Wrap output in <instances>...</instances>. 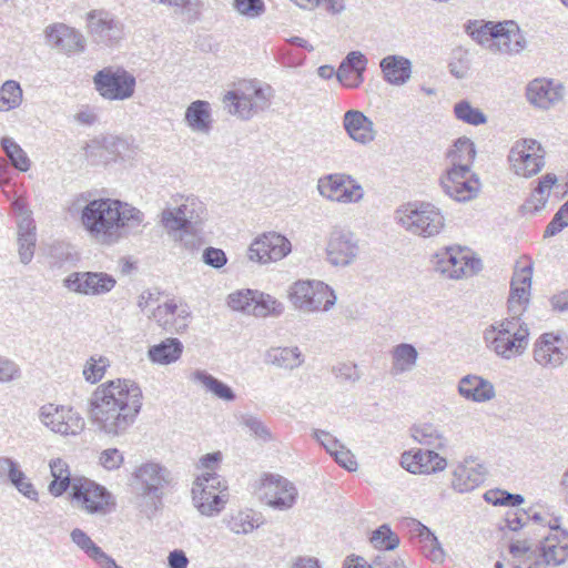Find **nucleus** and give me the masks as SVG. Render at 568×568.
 <instances>
[{"label": "nucleus", "instance_id": "1", "mask_svg": "<svg viewBox=\"0 0 568 568\" xmlns=\"http://www.w3.org/2000/svg\"><path fill=\"white\" fill-rule=\"evenodd\" d=\"M69 213L80 214V221L94 242L111 246L135 233L144 222V213L138 207L115 199H90L88 193L77 195L70 203Z\"/></svg>", "mask_w": 568, "mask_h": 568}, {"label": "nucleus", "instance_id": "2", "mask_svg": "<svg viewBox=\"0 0 568 568\" xmlns=\"http://www.w3.org/2000/svg\"><path fill=\"white\" fill-rule=\"evenodd\" d=\"M142 390L131 379H114L99 385L89 399L88 414L97 428L110 437L125 435L142 408Z\"/></svg>", "mask_w": 568, "mask_h": 568}, {"label": "nucleus", "instance_id": "3", "mask_svg": "<svg viewBox=\"0 0 568 568\" xmlns=\"http://www.w3.org/2000/svg\"><path fill=\"white\" fill-rule=\"evenodd\" d=\"M550 532L539 548H531L524 541L509 545L513 568H547L560 566L568 559V531L560 528V519L548 520Z\"/></svg>", "mask_w": 568, "mask_h": 568}, {"label": "nucleus", "instance_id": "4", "mask_svg": "<svg viewBox=\"0 0 568 568\" xmlns=\"http://www.w3.org/2000/svg\"><path fill=\"white\" fill-rule=\"evenodd\" d=\"M486 347L498 357L510 361L521 356L529 343V328L519 317L496 321L485 328Z\"/></svg>", "mask_w": 568, "mask_h": 568}, {"label": "nucleus", "instance_id": "5", "mask_svg": "<svg viewBox=\"0 0 568 568\" xmlns=\"http://www.w3.org/2000/svg\"><path fill=\"white\" fill-rule=\"evenodd\" d=\"M394 220L407 233L422 239L438 236L446 225L442 210L425 201H414L400 205L394 212Z\"/></svg>", "mask_w": 568, "mask_h": 568}, {"label": "nucleus", "instance_id": "6", "mask_svg": "<svg viewBox=\"0 0 568 568\" xmlns=\"http://www.w3.org/2000/svg\"><path fill=\"white\" fill-rule=\"evenodd\" d=\"M273 98V89L258 80H242L223 95L227 112L242 120H250L266 110Z\"/></svg>", "mask_w": 568, "mask_h": 568}, {"label": "nucleus", "instance_id": "7", "mask_svg": "<svg viewBox=\"0 0 568 568\" xmlns=\"http://www.w3.org/2000/svg\"><path fill=\"white\" fill-rule=\"evenodd\" d=\"M172 484V473L156 462L142 463L132 473V487L136 496L145 500L144 511L148 516L160 508L165 490Z\"/></svg>", "mask_w": 568, "mask_h": 568}, {"label": "nucleus", "instance_id": "8", "mask_svg": "<svg viewBox=\"0 0 568 568\" xmlns=\"http://www.w3.org/2000/svg\"><path fill=\"white\" fill-rule=\"evenodd\" d=\"M287 300L303 313L327 312L336 303L334 290L317 280H298L287 288Z\"/></svg>", "mask_w": 568, "mask_h": 568}, {"label": "nucleus", "instance_id": "9", "mask_svg": "<svg viewBox=\"0 0 568 568\" xmlns=\"http://www.w3.org/2000/svg\"><path fill=\"white\" fill-rule=\"evenodd\" d=\"M227 501L226 483L216 473L204 471L196 477L192 487V503L202 516H219Z\"/></svg>", "mask_w": 568, "mask_h": 568}, {"label": "nucleus", "instance_id": "10", "mask_svg": "<svg viewBox=\"0 0 568 568\" xmlns=\"http://www.w3.org/2000/svg\"><path fill=\"white\" fill-rule=\"evenodd\" d=\"M172 202L160 214V223L165 231L194 229L206 217L205 204L195 195L176 194Z\"/></svg>", "mask_w": 568, "mask_h": 568}, {"label": "nucleus", "instance_id": "11", "mask_svg": "<svg viewBox=\"0 0 568 568\" xmlns=\"http://www.w3.org/2000/svg\"><path fill=\"white\" fill-rule=\"evenodd\" d=\"M432 262L437 272L453 280L473 276L481 270V261L460 246L439 250L433 255Z\"/></svg>", "mask_w": 568, "mask_h": 568}, {"label": "nucleus", "instance_id": "12", "mask_svg": "<svg viewBox=\"0 0 568 568\" xmlns=\"http://www.w3.org/2000/svg\"><path fill=\"white\" fill-rule=\"evenodd\" d=\"M71 500L89 515H105L114 506L112 495L105 487L84 477L72 479Z\"/></svg>", "mask_w": 568, "mask_h": 568}, {"label": "nucleus", "instance_id": "13", "mask_svg": "<svg viewBox=\"0 0 568 568\" xmlns=\"http://www.w3.org/2000/svg\"><path fill=\"white\" fill-rule=\"evenodd\" d=\"M97 92L109 101H124L134 95L135 77L122 67H105L93 75Z\"/></svg>", "mask_w": 568, "mask_h": 568}, {"label": "nucleus", "instance_id": "14", "mask_svg": "<svg viewBox=\"0 0 568 568\" xmlns=\"http://www.w3.org/2000/svg\"><path fill=\"white\" fill-rule=\"evenodd\" d=\"M545 156L546 151L540 142L525 138L513 143L507 159L514 174L528 179L542 170Z\"/></svg>", "mask_w": 568, "mask_h": 568}, {"label": "nucleus", "instance_id": "15", "mask_svg": "<svg viewBox=\"0 0 568 568\" xmlns=\"http://www.w3.org/2000/svg\"><path fill=\"white\" fill-rule=\"evenodd\" d=\"M38 417L44 427L63 437L78 436L85 428L84 418L70 405L45 404L40 407Z\"/></svg>", "mask_w": 568, "mask_h": 568}, {"label": "nucleus", "instance_id": "16", "mask_svg": "<svg viewBox=\"0 0 568 568\" xmlns=\"http://www.w3.org/2000/svg\"><path fill=\"white\" fill-rule=\"evenodd\" d=\"M359 241L347 227L334 226L326 239V261L337 267L353 264L359 255Z\"/></svg>", "mask_w": 568, "mask_h": 568}, {"label": "nucleus", "instance_id": "17", "mask_svg": "<svg viewBox=\"0 0 568 568\" xmlns=\"http://www.w3.org/2000/svg\"><path fill=\"white\" fill-rule=\"evenodd\" d=\"M317 191L324 199L342 204L358 203L364 197L362 185L353 176L344 173L320 178Z\"/></svg>", "mask_w": 568, "mask_h": 568}, {"label": "nucleus", "instance_id": "18", "mask_svg": "<svg viewBox=\"0 0 568 568\" xmlns=\"http://www.w3.org/2000/svg\"><path fill=\"white\" fill-rule=\"evenodd\" d=\"M444 192L457 202H467L475 199L480 190L478 176L470 168H448L440 178Z\"/></svg>", "mask_w": 568, "mask_h": 568}, {"label": "nucleus", "instance_id": "19", "mask_svg": "<svg viewBox=\"0 0 568 568\" xmlns=\"http://www.w3.org/2000/svg\"><path fill=\"white\" fill-rule=\"evenodd\" d=\"M262 500L275 510H288L297 500L295 485L281 475L266 474L261 481Z\"/></svg>", "mask_w": 568, "mask_h": 568}, {"label": "nucleus", "instance_id": "20", "mask_svg": "<svg viewBox=\"0 0 568 568\" xmlns=\"http://www.w3.org/2000/svg\"><path fill=\"white\" fill-rule=\"evenodd\" d=\"M63 285L78 294L100 296L110 293L116 280L105 272H73L63 280Z\"/></svg>", "mask_w": 568, "mask_h": 568}, {"label": "nucleus", "instance_id": "21", "mask_svg": "<svg viewBox=\"0 0 568 568\" xmlns=\"http://www.w3.org/2000/svg\"><path fill=\"white\" fill-rule=\"evenodd\" d=\"M292 251L291 242L276 232L264 233L255 239L248 247V258L261 264L277 262Z\"/></svg>", "mask_w": 568, "mask_h": 568}, {"label": "nucleus", "instance_id": "22", "mask_svg": "<svg viewBox=\"0 0 568 568\" xmlns=\"http://www.w3.org/2000/svg\"><path fill=\"white\" fill-rule=\"evenodd\" d=\"M400 466L414 475H434L444 471L448 460L435 449L419 447L404 452Z\"/></svg>", "mask_w": 568, "mask_h": 568}, {"label": "nucleus", "instance_id": "23", "mask_svg": "<svg viewBox=\"0 0 568 568\" xmlns=\"http://www.w3.org/2000/svg\"><path fill=\"white\" fill-rule=\"evenodd\" d=\"M149 316L164 331L176 334L185 332L191 321L189 306L174 300L159 304Z\"/></svg>", "mask_w": 568, "mask_h": 568}, {"label": "nucleus", "instance_id": "24", "mask_svg": "<svg viewBox=\"0 0 568 568\" xmlns=\"http://www.w3.org/2000/svg\"><path fill=\"white\" fill-rule=\"evenodd\" d=\"M485 478V466L475 457H465L454 466L450 487L456 493L466 494L479 487Z\"/></svg>", "mask_w": 568, "mask_h": 568}, {"label": "nucleus", "instance_id": "25", "mask_svg": "<svg viewBox=\"0 0 568 568\" xmlns=\"http://www.w3.org/2000/svg\"><path fill=\"white\" fill-rule=\"evenodd\" d=\"M568 358L565 339L552 333L542 334L535 343L534 359L542 367L557 368Z\"/></svg>", "mask_w": 568, "mask_h": 568}, {"label": "nucleus", "instance_id": "26", "mask_svg": "<svg viewBox=\"0 0 568 568\" xmlns=\"http://www.w3.org/2000/svg\"><path fill=\"white\" fill-rule=\"evenodd\" d=\"M88 31L98 43H112L121 37V24L105 10H93L87 16Z\"/></svg>", "mask_w": 568, "mask_h": 568}, {"label": "nucleus", "instance_id": "27", "mask_svg": "<svg viewBox=\"0 0 568 568\" xmlns=\"http://www.w3.org/2000/svg\"><path fill=\"white\" fill-rule=\"evenodd\" d=\"M493 47L495 53L516 55L526 49L527 39L515 21L507 20L498 22V31Z\"/></svg>", "mask_w": 568, "mask_h": 568}, {"label": "nucleus", "instance_id": "28", "mask_svg": "<svg viewBox=\"0 0 568 568\" xmlns=\"http://www.w3.org/2000/svg\"><path fill=\"white\" fill-rule=\"evenodd\" d=\"M564 94V88L560 83L549 79H535L529 82L526 95L528 101L542 110H548L557 104Z\"/></svg>", "mask_w": 568, "mask_h": 568}, {"label": "nucleus", "instance_id": "29", "mask_svg": "<svg viewBox=\"0 0 568 568\" xmlns=\"http://www.w3.org/2000/svg\"><path fill=\"white\" fill-rule=\"evenodd\" d=\"M343 128L351 140L362 145L369 144L376 138L373 121L358 110L344 113Z\"/></svg>", "mask_w": 568, "mask_h": 568}, {"label": "nucleus", "instance_id": "30", "mask_svg": "<svg viewBox=\"0 0 568 568\" xmlns=\"http://www.w3.org/2000/svg\"><path fill=\"white\" fill-rule=\"evenodd\" d=\"M367 58L361 51H351L341 62L336 78L346 88H357L364 81Z\"/></svg>", "mask_w": 568, "mask_h": 568}, {"label": "nucleus", "instance_id": "31", "mask_svg": "<svg viewBox=\"0 0 568 568\" xmlns=\"http://www.w3.org/2000/svg\"><path fill=\"white\" fill-rule=\"evenodd\" d=\"M409 433L413 440L423 448L435 449L442 454L449 447V439L439 425L427 422L414 424Z\"/></svg>", "mask_w": 568, "mask_h": 568}, {"label": "nucleus", "instance_id": "32", "mask_svg": "<svg viewBox=\"0 0 568 568\" xmlns=\"http://www.w3.org/2000/svg\"><path fill=\"white\" fill-rule=\"evenodd\" d=\"M457 390L463 398L478 404L487 403L496 397L493 383L475 374L462 377Z\"/></svg>", "mask_w": 568, "mask_h": 568}, {"label": "nucleus", "instance_id": "33", "mask_svg": "<svg viewBox=\"0 0 568 568\" xmlns=\"http://www.w3.org/2000/svg\"><path fill=\"white\" fill-rule=\"evenodd\" d=\"M50 45L65 53H74L84 49L83 37L65 24H55L45 29Z\"/></svg>", "mask_w": 568, "mask_h": 568}, {"label": "nucleus", "instance_id": "34", "mask_svg": "<svg viewBox=\"0 0 568 568\" xmlns=\"http://www.w3.org/2000/svg\"><path fill=\"white\" fill-rule=\"evenodd\" d=\"M223 521L231 532L250 535L265 524V517L253 508H241L231 511Z\"/></svg>", "mask_w": 568, "mask_h": 568}, {"label": "nucleus", "instance_id": "35", "mask_svg": "<svg viewBox=\"0 0 568 568\" xmlns=\"http://www.w3.org/2000/svg\"><path fill=\"white\" fill-rule=\"evenodd\" d=\"M70 539L78 549L94 561L100 568H122L111 556L104 552L103 549L99 547L84 530L74 528L70 532Z\"/></svg>", "mask_w": 568, "mask_h": 568}, {"label": "nucleus", "instance_id": "36", "mask_svg": "<svg viewBox=\"0 0 568 568\" xmlns=\"http://www.w3.org/2000/svg\"><path fill=\"white\" fill-rule=\"evenodd\" d=\"M379 68L384 80L392 85H404L412 77V62L403 55L390 54L383 58Z\"/></svg>", "mask_w": 568, "mask_h": 568}, {"label": "nucleus", "instance_id": "37", "mask_svg": "<svg viewBox=\"0 0 568 568\" xmlns=\"http://www.w3.org/2000/svg\"><path fill=\"white\" fill-rule=\"evenodd\" d=\"M184 121L192 132L209 134L213 124L211 104L204 100L193 101L185 110Z\"/></svg>", "mask_w": 568, "mask_h": 568}, {"label": "nucleus", "instance_id": "38", "mask_svg": "<svg viewBox=\"0 0 568 568\" xmlns=\"http://www.w3.org/2000/svg\"><path fill=\"white\" fill-rule=\"evenodd\" d=\"M264 362L281 369L294 371L304 364L305 356L297 346H276L265 352Z\"/></svg>", "mask_w": 568, "mask_h": 568}, {"label": "nucleus", "instance_id": "39", "mask_svg": "<svg viewBox=\"0 0 568 568\" xmlns=\"http://www.w3.org/2000/svg\"><path fill=\"white\" fill-rule=\"evenodd\" d=\"M390 375L400 376L412 372L418 361V352L413 344L399 343L390 352Z\"/></svg>", "mask_w": 568, "mask_h": 568}, {"label": "nucleus", "instance_id": "40", "mask_svg": "<svg viewBox=\"0 0 568 568\" xmlns=\"http://www.w3.org/2000/svg\"><path fill=\"white\" fill-rule=\"evenodd\" d=\"M184 346L176 337H168L148 349V358L156 365H170L178 362L183 353Z\"/></svg>", "mask_w": 568, "mask_h": 568}, {"label": "nucleus", "instance_id": "41", "mask_svg": "<svg viewBox=\"0 0 568 568\" xmlns=\"http://www.w3.org/2000/svg\"><path fill=\"white\" fill-rule=\"evenodd\" d=\"M532 266L525 265L517 267L514 272L510 283V296L508 300L511 310L517 305H523L528 302L530 286H531Z\"/></svg>", "mask_w": 568, "mask_h": 568}, {"label": "nucleus", "instance_id": "42", "mask_svg": "<svg viewBox=\"0 0 568 568\" xmlns=\"http://www.w3.org/2000/svg\"><path fill=\"white\" fill-rule=\"evenodd\" d=\"M498 31V23L483 20H469L465 24V32L478 44L494 52L493 43Z\"/></svg>", "mask_w": 568, "mask_h": 568}, {"label": "nucleus", "instance_id": "43", "mask_svg": "<svg viewBox=\"0 0 568 568\" xmlns=\"http://www.w3.org/2000/svg\"><path fill=\"white\" fill-rule=\"evenodd\" d=\"M285 312V305L275 296L257 291L255 294L254 305L251 316L258 318L280 317Z\"/></svg>", "mask_w": 568, "mask_h": 568}, {"label": "nucleus", "instance_id": "44", "mask_svg": "<svg viewBox=\"0 0 568 568\" xmlns=\"http://www.w3.org/2000/svg\"><path fill=\"white\" fill-rule=\"evenodd\" d=\"M476 156V149L473 141L466 136L457 139L447 153L450 168H470Z\"/></svg>", "mask_w": 568, "mask_h": 568}, {"label": "nucleus", "instance_id": "45", "mask_svg": "<svg viewBox=\"0 0 568 568\" xmlns=\"http://www.w3.org/2000/svg\"><path fill=\"white\" fill-rule=\"evenodd\" d=\"M192 379L203 385V387L214 394L217 398L225 402L235 399V394L230 386L219 381L205 371H195L192 374Z\"/></svg>", "mask_w": 568, "mask_h": 568}, {"label": "nucleus", "instance_id": "46", "mask_svg": "<svg viewBox=\"0 0 568 568\" xmlns=\"http://www.w3.org/2000/svg\"><path fill=\"white\" fill-rule=\"evenodd\" d=\"M152 2L181 13L189 23L200 20L204 7L203 0H152Z\"/></svg>", "mask_w": 568, "mask_h": 568}, {"label": "nucleus", "instance_id": "47", "mask_svg": "<svg viewBox=\"0 0 568 568\" xmlns=\"http://www.w3.org/2000/svg\"><path fill=\"white\" fill-rule=\"evenodd\" d=\"M50 470L53 480L49 485V491L53 496H61L72 485L68 464L61 458L50 462Z\"/></svg>", "mask_w": 568, "mask_h": 568}, {"label": "nucleus", "instance_id": "48", "mask_svg": "<svg viewBox=\"0 0 568 568\" xmlns=\"http://www.w3.org/2000/svg\"><path fill=\"white\" fill-rule=\"evenodd\" d=\"M22 102V89L17 81L8 80L0 88V111H10Z\"/></svg>", "mask_w": 568, "mask_h": 568}, {"label": "nucleus", "instance_id": "49", "mask_svg": "<svg viewBox=\"0 0 568 568\" xmlns=\"http://www.w3.org/2000/svg\"><path fill=\"white\" fill-rule=\"evenodd\" d=\"M1 146L9 158L11 164L21 172H27L30 169L31 162L27 153L21 146L16 143L11 138H3L1 140Z\"/></svg>", "mask_w": 568, "mask_h": 568}, {"label": "nucleus", "instance_id": "50", "mask_svg": "<svg viewBox=\"0 0 568 568\" xmlns=\"http://www.w3.org/2000/svg\"><path fill=\"white\" fill-rule=\"evenodd\" d=\"M109 366L110 361L108 357L102 355H93L87 359L83 366L82 375L88 383L97 384L104 377Z\"/></svg>", "mask_w": 568, "mask_h": 568}, {"label": "nucleus", "instance_id": "51", "mask_svg": "<svg viewBox=\"0 0 568 568\" xmlns=\"http://www.w3.org/2000/svg\"><path fill=\"white\" fill-rule=\"evenodd\" d=\"M454 115L457 120L475 126L487 122L484 112L474 108L467 100H462L454 105Z\"/></svg>", "mask_w": 568, "mask_h": 568}, {"label": "nucleus", "instance_id": "52", "mask_svg": "<svg viewBox=\"0 0 568 568\" xmlns=\"http://www.w3.org/2000/svg\"><path fill=\"white\" fill-rule=\"evenodd\" d=\"M419 536L422 537V550L425 557L433 562L442 564L445 559V551L435 535L427 527L422 526Z\"/></svg>", "mask_w": 568, "mask_h": 568}, {"label": "nucleus", "instance_id": "53", "mask_svg": "<svg viewBox=\"0 0 568 568\" xmlns=\"http://www.w3.org/2000/svg\"><path fill=\"white\" fill-rule=\"evenodd\" d=\"M469 51L458 47L453 50L450 61L448 63L449 72L456 79H464L470 70Z\"/></svg>", "mask_w": 568, "mask_h": 568}, {"label": "nucleus", "instance_id": "54", "mask_svg": "<svg viewBox=\"0 0 568 568\" xmlns=\"http://www.w3.org/2000/svg\"><path fill=\"white\" fill-rule=\"evenodd\" d=\"M371 542L379 550H394L399 545V538L388 525H382L372 532Z\"/></svg>", "mask_w": 568, "mask_h": 568}, {"label": "nucleus", "instance_id": "55", "mask_svg": "<svg viewBox=\"0 0 568 568\" xmlns=\"http://www.w3.org/2000/svg\"><path fill=\"white\" fill-rule=\"evenodd\" d=\"M241 425L244 426L255 439H258L263 443H267L273 439L271 429L261 418L254 415H243L241 417Z\"/></svg>", "mask_w": 568, "mask_h": 568}, {"label": "nucleus", "instance_id": "56", "mask_svg": "<svg viewBox=\"0 0 568 568\" xmlns=\"http://www.w3.org/2000/svg\"><path fill=\"white\" fill-rule=\"evenodd\" d=\"M256 290H241L231 293L227 297V305L234 310L251 315L254 305Z\"/></svg>", "mask_w": 568, "mask_h": 568}, {"label": "nucleus", "instance_id": "57", "mask_svg": "<svg viewBox=\"0 0 568 568\" xmlns=\"http://www.w3.org/2000/svg\"><path fill=\"white\" fill-rule=\"evenodd\" d=\"M484 499L494 506H518L524 503L519 494H510L501 489H489L484 494Z\"/></svg>", "mask_w": 568, "mask_h": 568}, {"label": "nucleus", "instance_id": "58", "mask_svg": "<svg viewBox=\"0 0 568 568\" xmlns=\"http://www.w3.org/2000/svg\"><path fill=\"white\" fill-rule=\"evenodd\" d=\"M166 233L189 251H196L202 246V237L196 234L194 229H182L180 231H166Z\"/></svg>", "mask_w": 568, "mask_h": 568}, {"label": "nucleus", "instance_id": "59", "mask_svg": "<svg viewBox=\"0 0 568 568\" xmlns=\"http://www.w3.org/2000/svg\"><path fill=\"white\" fill-rule=\"evenodd\" d=\"M124 463V456L118 448H106L100 453L99 464L106 470H116Z\"/></svg>", "mask_w": 568, "mask_h": 568}, {"label": "nucleus", "instance_id": "60", "mask_svg": "<svg viewBox=\"0 0 568 568\" xmlns=\"http://www.w3.org/2000/svg\"><path fill=\"white\" fill-rule=\"evenodd\" d=\"M234 8L239 13L247 18H257L265 11L263 0H235Z\"/></svg>", "mask_w": 568, "mask_h": 568}, {"label": "nucleus", "instance_id": "61", "mask_svg": "<svg viewBox=\"0 0 568 568\" xmlns=\"http://www.w3.org/2000/svg\"><path fill=\"white\" fill-rule=\"evenodd\" d=\"M37 235H18V253L22 264H29L34 255Z\"/></svg>", "mask_w": 568, "mask_h": 568}, {"label": "nucleus", "instance_id": "62", "mask_svg": "<svg viewBox=\"0 0 568 568\" xmlns=\"http://www.w3.org/2000/svg\"><path fill=\"white\" fill-rule=\"evenodd\" d=\"M18 476H12L10 483L21 493L23 496L31 500H37L38 491L33 484L27 478L26 474L18 468Z\"/></svg>", "mask_w": 568, "mask_h": 568}, {"label": "nucleus", "instance_id": "63", "mask_svg": "<svg viewBox=\"0 0 568 568\" xmlns=\"http://www.w3.org/2000/svg\"><path fill=\"white\" fill-rule=\"evenodd\" d=\"M334 376L345 382H357L361 378V373L357 365L354 363H338L332 368Z\"/></svg>", "mask_w": 568, "mask_h": 568}, {"label": "nucleus", "instance_id": "64", "mask_svg": "<svg viewBox=\"0 0 568 568\" xmlns=\"http://www.w3.org/2000/svg\"><path fill=\"white\" fill-rule=\"evenodd\" d=\"M369 565L371 568H406V565L400 557H396L387 552H379L376 555Z\"/></svg>", "mask_w": 568, "mask_h": 568}]
</instances>
